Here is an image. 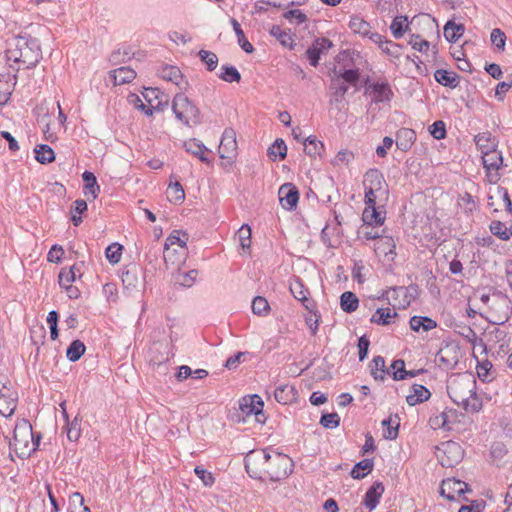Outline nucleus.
<instances>
[{"mask_svg": "<svg viewBox=\"0 0 512 512\" xmlns=\"http://www.w3.org/2000/svg\"><path fill=\"white\" fill-rule=\"evenodd\" d=\"M289 288L296 300L300 301L306 309H312L313 303L308 299L309 291L300 278H296L291 282Z\"/></svg>", "mask_w": 512, "mask_h": 512, "instance_id": "16", "label": "nucleus"}, {"mask_svg": "<svg viewBox=\"0 0 512 512\" xmlns=\"http://www.w3.org/2000/svg\"><path fill=\"white\" fill-rule=\"evenodd\" d=\"M34 153L35 159L41 164H48L55 160L54 150L47 144L37 145Z\"/></svg>", "mask_w": 512, "mask_h": 512, "instance_id": "37", "label": "nucleus"}, {"mask_svg": "<svg viewBox=\"0 0 512 512\" xmlns=\"http://www.w3.org/2000/svg\"><path fill=\"white\" fill-rule=\"evenodd\" d=\"M387 374H390L396 381L406 379L405 362L402 359L394 360L388 368Z\"/></svg>", "mask_w": 512, "mask_h": 512, "instance_id": "52", "label": "nucleus"}, {"mask_svg": "<svg viewBox=\"0 0 512 512\" xmlns=\"http://www.w3.org/2000/svg\"><path fill=\"white\" fill-rule=\"evenodd\" d=\"M365 93L369 94L375 103L389 102L393 97L392 89L387 82L369 84Z\"/></svg>", "mask_w": 512, "mask_h": 512, "instance_id": "13", "label": "nucleus"}, {"mask_svg": "<svg viewBox=\"0 0 512 512\" xmlns=\"http://www.w3.org/2000/svg\"><path fill=\"white\" fill-rule=\"evenodd\" d=\"M122 250H123V246L119 243H112V244L108 245L105 250V255H106L107 260L111 264L118 263L122 256Z\"/></svg>", "mask_w": 512, "mask_h": 512, "instance_id": "55", "label": "nucleus"}, {"mask_svg": "<svg viewBox=\"0 0 512 512\" xmlns=\"http://www.w3.org/2000/svg\"><path fill=\"white\" fill-rule=\"evenodd\" d=\"M320 424L327 429H334L340 424V416L337 413H326L321 416Z\"/></svg>", "mask_w": 512, "mask_h": 512, "instance_id": "63", "label": "nucleus"}, {"mask_svg": "<svg viewBox=\"0 0 512 512\" xmlns=\"http://www.w3.org/2000/svg\"><path fill=\"white\" fill-rule=\"evenodd\" d=\"M465 32L463 24H456L452 20L444 25V37L449 43L457 42Z\"/></svg>", "mask_w": 512, "mask_h": 512, "instance_id": "31", "label": "nucleus"}, {"mask_svg": "<svg viewBox=\"0 0 512 512\" xmlns=\"http://www.w3.org/2000/svg\"><path fill=\"white\" fill-rule=\"evenodd\" d=\"M388 369L382 356H375L371 362V375L375 380H384Z\"/></svg>", "mask_w": 512, "mask_h": 512, "instance_id": "47", "label": "nucleus"}, {"mask_svg": "<svg viewBox=\"0 0 512 512\" xmlns=\"http://www.w3.org/2000/svg\"><path fill=\"white\" fill-rule=\"evenodd\" d=\"M136 77V72L127 66H122L110 72V78L114 85H123L132 82Z\"/></svg>", "mask_w": 512, "mask_h": 512, "instance_id": "26", "label": "nucleus"}, {"mask_svg": "<svg viewBox=\"0 0 512 512\" xmlns=\"http://www.w3.org/2000/svg\"><path fill=\"white\" fill-rule=\"evenodd\" d=\"M408 18L407 16H396L390 25L392 35L396 39H400L405 31L408 29Z\"/></svg>", "mask_w": 512, "mask_h": 512, "instance_id": "45", "label": "nucleus"}, {"mask_svg": "<svg viewBox=\"0 0 512 512\" xmlns=\"http://www.w3.org/2000/svg\"><path fill=\"white\" fill-rule=\"evenodd\" d=\"M82 179L84 181V195H91L93 199H96L100 192V186L97 183L96 176L90 171H85L82 174Z\"/></svg>", "mask_w": 512, "mask_h": 512, "instance_id": "30", "label": "nucleus"}, {"mask_svg": "<svg viewBox=\"0 0 512 512\" xmlns=\"http://www.w3.org/2000/svg\"><path fill=\"white\" fill-rule=\"evenodd\" d=\"M18 393L5 383L0 385V415L10 417L17 407Z\"/></svg>", "mask_w": 512, "mask_h": 512, "instance_id": "10", "label": "nucleus"}, {"mask_svg": "<svg viewBox=\"0 0 512 512\" xmlns=\"http://www.w3.org/2000/svg\"><path fill=\"white\" fill-rule=\"evenodd\" d=\"M283 17L290 23H294L296 25L303 24L307 21L306 14L300 9H290L283 14Z\"/></svg>", "mask_w": 512, "mask_h": 512, "instance_id": "59", "label": "nucleus"}, {"mask_svg": "<svg viewBox=\"0 0 512 512\" xmlns=\"http://www.w3.org/2000/svg\"><path fill=\"white\" fill-rule=\"evenodd\" d=\"M304 151L311 157L321 156L324 151V144L315 136H309L303 141Z\"/></svg>", "mask_w": 512, "mask_h": 512, "instance_id": "38", "label": "nucleus"}, {"mask_svg": "<svg viewBox=\"0 0 512 512\" xmlns=\"http://www.w3.org/2000/svg\"><path fill=\"white\" fill-rule=\"evenodd\" d=\"M188 241V234L183 231L174 230L166 239L164 244L163 257L165 262H168L170 246L178 245L181 248H185Z\"/></svg>", "mask_w": 512, "mask_h": 512, "instance_id": "18", "label": "nucleus"}, {"mask_svg": "<svg viewBox=\"0 0 512 512\" xmlns=\"http://www.w3.org/2000/svg\"><path fill=\"white\" fill-rule=\"evenodd\" d=\"M330 89L332 90L330 103L338 104L344 100V96L348 91V85L341 82L338 78H335L332 80Z\"/></svg>", "mask_w": 512, "mask_h": 512, "instance_id": "35", "label": "nucleus"}, {"mask_svg": "<svg viewBox=\"0 0 512 512\" xmlns=\"http://www.w3.org/2000/svg\"><path fill=\"white\" fill-rule=\"evenodd\" d=\"M231 24L233 27V30L237 36V42L239 46L246 52V53H252L254 51L253 45L247 40L245 37V34L238 23V21L234 18L231 19Z\"/></svg>", "mask_w": 512, "mask_h": 512, "instance_id": "43", "label": "nucleus"}, {"mask_svg": "<svg viewBox=\"0 0 512 512\" xmlns=\"http://www.w3.org/2000/svg\"><path fill=\"white\" fill-rule=\"evenodd\" d=\"M415 141L416 133L410 128H401L396 133V146L403 152H407Z\"/></svg>", "mask_w": 512, "mask_h": 512, "instance_id": "21", "label": "nucleus"}, {"mask_svg": "<svg viewBox=\"0 0 512 512\" xmlns=\"http://www.w3.org/2000/svg\"><path fill=\"white\" fill-rule=\"evenodd\" d=\"M67 438L71 442H76L81 436V421L75 417L73 421H67L64 426Z\"/></svg>", "mask_w": 512, "mask_h": 512, "instance_id": "51", "label": "nucleus"}, {"mask_svg": "<svg viewBox=\"0 0 512 512\" xmlns=\"http://www.w3.org/2000/svg\"><path fill=\"white\" fill-rule=\"evenodd\" d=\"M83 265H84L83 262H79V263H75L74 265H72L69 268H66V267L62 268L58 275V282H59L60 287L70 285L76 281V276L74 274V270H78L79 278H80L82 275L81 269H82Z\"/></svg>", "mask_w": 512, "mask_h": 512, "instance_id": "28", "label": "nucleus"}, {"mask_svg": "<svg viewBox=\"0 0 512 512\" xmlns=\"http://www.w3.org/2000/svg\"><path fill=\"white\" fill-rule=\"evenodd\" d=\"M490 39L492 44L498 49V50H504L505 44H506V35L505 33L499 29L495 28L492 30Z\"/></svg>", "mask_w": 512, "mask_h": 512, "instance_id": "64", "label": "nucleus"}, {"mask_svg": "<svg viewBox=\"0 0 512 512\" xmlns=\"http://www.w3.org/2000/svg\"><path fill=\"white\" fill-rule=\"evenodd\" d=\"M363 187L364 203L366 205L382 203V206H384L388 201V184L380 170L376 168L367 170L363 176Z\"/></svg>", "mask_w": 512, "mask_h": 512, "instance_id": "3", "label": "nucleus"}, {"mask_svg": "<svg viewBox=\"0 0 512 512\" xmlns=\"http://www.w3.org/2000/svg\"><path fill=\"white\" fill-rule=\"evenodd\" d=\"M40 439V435L35 437L30 422L26 419H20L15 424L13 442H10V445H13L15 450H24L32 443V450H36L39 446Z\"/></svg>", "mask_w": 512, "mask_h": 512, "instance_id": "6", "label": "nucleus"}, {"mask_svg": "<svg viewBox=\"0 0 512 512\" xmlns=\"http://www.w3.org/2000/svg\"><path fill=\"white\" fill-rule=\"evenodd\" d=\"M436 360L440 367H443L447 370H452L458 364V356L454 348L447 346L446 348H441L437 355Z\"/></svg>", "mask_w": 512, "mask_h": 512, "instance_id": "15", "label": "nucleus"}, {"mask_svg": "<svg viewBox=\"0 0 512 512\" xmlns=\"http://www.w3.org/2000/svg\"><path fill=\"white\" fill-rule=\"evenodd\" d=\"M278 194L280 204L284 209L292 211L296 208L299 200V191L295 185L291 183L281 185Z\"/></svg>", "mask_w": 512, "mask_h": 512, "instance_id": "12", "label": "nucleus"}, {"mask_svg": "<svg viewBox=\"0 0 512 512\" xmlns=\"http://www.w3.org/2000/svg\"><path fill=\"white\" fill-rule=\"evenodd\" d=\"M85 351L86 347L84 343L80 340H74L67 348L66 357L69 361L76 362L81 358Z\"/></svg>", "mask_w": 512, "mask_h": 512, "instance_id": "46", "label": "nucleus"}, {"mask_svg": "<svg viewBox=\"0 0 512 512\" xmlns=\"http://www.w3.org/2000/svg\"><path fill=\"white\" fill-rule=\"evenodd\" d=\"M463 457L462 447L453 441H448L438 448L437 458L443 467H454Z\"/></svg>", "mask_w": 512, "mask_h": 512, "instance_id": "7", "label": "nucleus"}, {"mask_svg": "<svg viewBox=\"0 0 512 512\" xmlns=\"http://www.w3.org/2000/svg\"><path fill=\"white\" fill-rule=\"evenodd\" d=\"M142 275V269L136 264H130L125 266L121 271V280L124 291L127 294H132L137 291L141 284L140 276Z\"/></svg>", "mask_w": 512, "mask_h": 512, "instance_id": "9", "label": "nucleus"}, {"mask_svg": "<svg viewBox=\"0 0 512 512\" xmlns=\"http://www.w3.org/2000/svg\"><path fill=\"white\" fill-rule=\"evenodd\" d=\"M474 142L476 146L481 150V152H485L489 149L494 148L495 142L490 132H482L478 133L474 137Z\"/></svg>", "mask_w": 512, "mask_h": 512, "instance_id": "49", "label": "nucleus"}, {"mask_svg": "<svg viewBox=\"0 0 512 512\" xmlns=\"http://www.w3.org/2000/svg\"><path fill=\"white\" fill-rule=\"evenodd\" d=\"M270 34L275 37L283 46L292 47L293 39L289 32L283 30L279 25H273Z\"/></svg>", "mask_w": 512, "mask_h": 512, "instance_id": "53", "label": "nucleus"}, {"mask_svg": "<svg viewBox=\"0 0 512 512\" xmlns=\"http://www.w3.org/2000/svg\"><path fill=\"white\" fill-rule=\"evenodd\" d=\"M219 78L225 82H240L241 74L237 70L235 66L232 65H222L221 72L219 74Z\"/></svg>", "mask_w": 512, "mask_h": 512, "instance_id": "50", "label": "nucleus"}, {"mask_svg": "<svg viewBox=\"0 0 512 512\" xmlns=\"http://www.w3.org/2000/svg\"><path fill=\"white\" fill-rule=\"evenodd\" d=\"M339 80L342 79L345 84L355 85L360 78L359 69H344L339 71L337 77Z\"/></svg>", "mask_w": 512, "mask_h": 512, "instance_id": "58", "label": "nucleus"}, {"mask_svg": "<svg viewBox=\"0 0 512 512\" xmlns=\"http://www.w3.org/2000/svg\"><path fill=\"white\" fill-rule=\"evenodd\" d=\"M274 397L278 403L287 405L297 400L298 391L293 385H280L275 389Z\"/></svg>", "mask_w": 512, "mask_h": 512, "instance_id": "17", "label": "nucleus"}, {"mask_svg": "<svg viewBox=\"0 0 512 512\" xmlns=\"http://www.w3.org/2000/svg\"><path fill=\"white\" fill-rule=\"evenodd\" d=\"M477 389V381L470 374H461L452 379L447 385V392L450 399L458 406L465 398L474 393Z\"/></svg>", "mask_w": 512, "mask_h": 512, "instance_id": "5", "label": "nucleus"}, {"mask_svg": "<svg viewBox=\"0 0 512 512\" xmlns=\"http://www.w3.org/2000/svg\"><path fill=\"white\" fill-rule=\"evenodd\" d=\"M391 291L393 294H403V303L400 305L405 307L418 296L419 288L416 284H411L408 287H392Z\"/></svg>", "mask_w": 512, "mask_h": 512, "instance_id": "33", "label": "nucleus"}, {"mask_svg": "<svg viewBox=\"0 0 512 512\" xmlns=\"http://www.w3.org/2000/svg\"><path fill=\"white\" fill-rule=\"evenodd\" d=\"M359 305L357 296L351 292L346 291L340 296V307L346 313H352L356 311Z\"/></svg>", "mask_w": 512, "mask_h": 512, "instance_id": "40", "label": "nucleus"}, {"mask_svg": "<svg viewBox=\"0 0 512 512\" xmlns=\"http://www.w3.org/2000/svg\"><path fill=\"white\" fill-rule=\"evenodd\" d=\"M429 132L436 140L444 139L447 135L445 122L442 120L433 122V124L429 127Z\"/></svg>", "mask_w": 512, "mask_h": 512, "instance_id": "61", "label": "nucleus"}, {"mask_svg": "<svg viewBox=\"0 0 512 512\" xmlns=\"http://www.w3.org/2000/svg\"><path fill=\"white\" fill-rule=\"evenodd\" d=\"M252 312L258 316H266L270 311V306L266 298L256 296L251 304Z\"/></svg>", "mask_w": 512, "mask_h": 512, "instance_id": "54", "label": "nucleus"}, {"mask_svg": "<svg viewBox=\"0 0 512 512\" xmlns=\"http://www.w3.org/2000/svg\"><path fill=\"white\" fill-rule=\"evenodd\" d=\"M244 465L251 478H267L272 482L286 479L294 469V462L288 455L272 448L249 452Z\"/></svg>", "mask_w": 512, "mask_h": 512, "instance_id": "1", "label": "nucleus"}, {"mask_svg": "<svg viewBox=\"0 0 512 512\" xmlns=\"http://www.w3.org/2000/svg\"><path fill=\"white\" fill-rule=\"evenodd\" d=\"M409 324L411 330L415 332H419L421 329L427 332L437 327V322L427 316H412Z\"/></svg>", "mask_w": 512, "mask_h": 512, "instance_id": "29", "label": "nucleus"}, {"mask_svg": "<svg viewBox=\"0 0 512 512\" xmlns=\"http://www.w3.org/2000/svg\"><path fill=\"white\" fill-rule=\"evenodd\" d=\"M348 26L354 33L362 37L369 35V30H371L370 23L358 15L351 16Z\"/></svg>", "mask_w": 512, "mask_h": 512, "instance_id": "36", "label": "nucleus"}, {"mask_svg": "<svg viewBox=\"0 0 512 512\" xmlns=\"http://www.w3.org/2000/svg\"><path fill=\"white\" fill-rule=\"evenodd\" d=\"M457 412L454 409H445L440 413V419H442V429L445 431L452 430V423L455 422Z\"/></svg>", "mask_w": 512, "mask_h": 512, "instance_id": "60", "label": "nucleus"}, {"mask_svg": "<svg viewBox=\"0 0 512 512\" xmlns=\"http://www.w3.org/2000/svg\"><path fill=\"white\" fill-rule=\"evenodd\" d=\"M489 229L493 235L503 241H508L512 237V232H509L505 223L499 220L492 221L489 225Z\"/></svg>", "mask_w": 512, "mask_h": 512, "instance_id": "48", "label": "nucleus"}, {"mask_svg": "<svg viewBox=\"0 0 512 512\" xmlns=\"http://www.w3.org/2000/svg\"><path fill=\"white\" fill-rule=\"evenodd\" d=\"M482 163L487 171L498 170L503 164V157L500 151L492 148L482 153Z\"/></svg>", "mask_w": 512, "mask_h": 512, "instance_id": "23", "label": "nucleus"}, {"mask_svg": "<svg viewBox=\"0 0 512 512\" xmlns=\"http://www.w3.org/2000/svg\"><path fill=\"white\" fill-rule=\"evenodd\" d=\"M384 485L380 481L374 482L366 491L362 504L366 506L371 512L374 510L377 505L379 504L380 498L382 494L384 493Z\"/></svg>", "mask_w": 512, "mask_h": 512, "instance_id": "14", "label": "nucleus"}, {"mask_svg": "<svg viewBox=\"0 0 512 512\" xmlns=\"http://www.w3.org/2000/svg\"><path fill=\"white\" fill-rule=\"evenodd\" d=\"M172 111L176 119L185 126L190 127L201 122L199 108L184 93H178L174 96Z\"/></svg>", "mask_w": 512, "mask_h": 512, "instance_id": "4", "label": "nucleus"}, {"mask_svg": "<svg viewBox=\"0 0 512 512\" xmlns=\"http://www.w3.org/2000/svg\"><path fill=\"white\" fill-rule=\"evenodd\" d=\"M460 406L467 412V413H478L483 406L481 398L477 395L476 390H474V393H470V396L464 399L463 402L460 403Z\"/></svg>", "mask_w": 512, "mask_h": 512, "instance_id": "41", "label": "nucleus"}, {"mask_svg": "<svg viewBox=\"0 0 512 512\" xmlns=\"http://www.w3.org/2000/svg\"><path fill=\"white\" fill-rule=\"evenodd\" d=\"M158 75L166 81H170L182 88L184 83L183 75L180 69L173 65H163L158 69Z\"/></svg>", "mask_w": 512, "mask_h": 512, "instance_id": "20", "label": "nucleus"}, {"mask_svg": "<svg viewBox=\"0 0 512 512\" xmlns=\"http://www.w3.org/2000/svg\"><path fill=\"white\" fill-rule=\"evenodd\" d=\"M431 396L430 391L421 384H414L411 387V392L406 396V402L410 406H415L417 404L423 403L427 401Z\"/></svg>", "mask_w": 512, "mask_h": 512, "instance_id": "24", "label": "nucleus"}, {"mask_svg": "<svg viewBox=\"0 0 512 512\" xmlns=\"http://www.w3.org/2000/svg\"><path fill=\"white\" fill-rule=\"evenodd\" d=\"M3 59L9 66L8 74H12L13 86H15L19 70L32 69L42 59L40 42L27 33L19 34L9 42Z\"/></svg>", "mask_w": 512, "mask_h": 512, "instance_id": "2", "label": "nucleus"}, {"mask_svg": "<svg viewBox=\"0 0 512 512\" xmlns=\"http://www.w3.org/2000/svg\"><path fill=\"white\" fill-rule=\"evenodd\" d=\"M240 246L243 250L249 249L251 245V229L247 224H243L237 231Z\"/></svg>", "mask_w": 512, "mask_h": 512, "instance_id": "62", "label": "nucleus"}, {"mask_svg": "<svg viewBox=\"0 0 512 512\" xmlns=\"http://www.w3.org/2000/svg\"><path fill=\"white\" fill-rule=\"evenodd\" d=\"M397 316V312L390 308H378L372 315L370 321L378 325H388L392 318Z\"/></svg>", "mask_w": 512, "mask_h": 512, "instance_id": "42", "label": "nucleus"}, {"mask_svg": "<svg viewBox=\"0 0 512 512\" xmlns=\"http://www.w3.org/2000/svg\"><path fill=\"white\" fill-rule=\"evenodd\" d=\"M470 491L468 484L456 479H446L442 481L440 495L448 500H455L456 496H461Z\"/></svg>", "mask_w": 512, "mask_h": 512, "instance_id": "11", "label": "nucleus"}, {"mask_svg": "<svg viewBox=\"0 0 512 512\" xmlns=\"http://www.w3.org/2000/svg\"><path fill=\"white\" fill-rule=\"evenodd\" d=\"M39 9V12L44 14V17H55L63 13V8L56 0H32Z\"/></svg>", "mask_w": 512, "mask_h": 512, "instance_id": "22", "label": "nucleus"}, {"mask_svg": "<svg viewBox=\"0 0 512 512\" xmlns=\"http://www.w3.org/2000/svg\"><path fill=\"white\" fill-rule=\"evenodd\" d=\"M435 80L449 88H456L459 85V75L454 71H448L445 69H437L434 72Z\"/></svg>", "mask_w": 512, "mask_h": 512, "instance_id": "27", "label": "nucleus"}, {"mask_svg": "<svg viewBox=\"0 0 512 512\" xmlns=\"http://www.w3.org/2000/svg\"><path fill=\"white\" fill-rule=\"evenodd\" d=\"M197 274V270H190L187 272L179 271L176 275V283L189 288L195 283Z\"/></svg>", "mask_w": 512, "mask_h": 512, "instance_id": "56", "label": "nucleus"}, {"mask_svg": "<svg viewBox=\"0 0 512 512\" xmlns=\"http://www.w3.org/2000/svg\"><path fill=\"white\" fill-rule=\"evenodd\" d=\"M221 146L227 153H232L237 149L236 132L233 128H225L221 137Z\"/></svg>", "mask_w": 512, "mask_h": 512, "instance_id": "39", "label": "nucleus"}, {"mask_svg": "<svg viewBox=\"0 0 512 512\" xmlns=\"http://www.w3.org/2000/svg\"><path fill=\"white\" fill-rule=\"evenodd\" d=\"M184 147L188 153L197 157L201 162L210 163V159L206 155L209 150L201 141L190 139L184 143Z\"/></svg>", "mask_w": 512, "mask_h": 512, "instance_id": "25", "label": "nucleus"}, {"mask_svg": "<svg viewBox=\"0 0 512 512\" xmlns=\"http://www.w3.org/2000/svg\"><path fill=\"white\" fill-rule=\"evenodd\" d=\"M373 467V459H363L354 465L350 472V475L354 479H363L368 473H370L373 470Z\"/></svg>", "mask_w": 512, "mask_h": 512, "instance_id": "34", "label": "nucleus"}, {"mask_svg": "<svg viewBox=\"0 0 512 512\" xmlns=\"http://www.w3.org/2000/svg\"><path fill=\"white\" fill-rule=\"evenodd\" d=\"M363 222L368 226H380L385 221V211L379 210L376 205H366L362 214Z\"/></svg>", "mask_w": 512, "mask_h": 512, "instance_id": "19", "label": "nucleus"}, {"mask_svg": "<svg viewBox=\"0 0 512 512\" xmlns=\"http://www.w3.org/2000/svg\"><path fill=\"white\" fill-rule=\"evenodd\" d=\"M263 407L264 403L261 397L257 394L245 396L239 403L241 412L247 416L255 415L256 420L259 423H264L266 419L263 414Z\"/></svg>", "mask_w": 512, "mask_h": 512, "instance_id": "8", "label": "nucleus"}, {"mask_svg": "<svg viewBox=\"0 0 512 512\" xmlns=\"http://www.w3.org/2000/svg\"><path fill=\"white\" fill-rule=\"evenodd\" d=\"M375 249L377 252L389 257L391 260L396 256V243L390 236L380 237L379 241L376 243Z\"/></svg>", "mask_w": 512, "mask_h": 512, "instance_id": "32", "label": "nucleus"}, {"mask_svg": "<svg viewBox=\"0 0 512 512\" xmlns=\"http://www.w3.org/2000/svg\"><path fill=\"white\" fill-rule=\"evenodd\" d=\"M287 155V145L282 139H276L268 148V156L271 160L284 159Z\"/></svg>", "mask_w": 512, "mask_h": 512, "instance_id": "44", "label": "nucleus"}, {"mask_svg": "<svg viewBox=\"0 0 512 512\" xmlns=\"http://www.w3.org/2000/svg\"><path fill=\"white\" fill-rule=\"evenodd\" d=\"M200 60L205 63L208 71H213L218 65V57L214 52L208 50H200L198 52Z\"/></svg>", "mask_w": 512, "mask_h": 512, "instance_id": "57", "label": "nucleus"}]
</instances>
